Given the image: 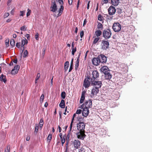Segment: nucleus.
Listing matches in <instances>:
<instances>
[{"mask_svg": "<svg viewBox=\"0 0 152 152\" xmlns=\"http://www.w3.org/2000/svg\"><path fill=\"white\" fill-rule=\"evenodd\" d=\"M88 76L90 78L91 82H93L97 80V78L99 77V74L97 71L95 70L92 71L91 74L90 73L89 75H88Z\"/></svg>", "mask_w": 152, "mask_h": 152, "instance_id": "f257e3e1", "label": "nucleus"}, {"mask_svg": "<svg viewBox=\"0 0 152 152\" xmlns=\"http://www.w3.org/2000/svg\"><path fill=\"white\" fill-rule=\"evenodd\" d=\"M111 32L110 30L109 29L104 30L103 32V37L105 39H108L110 38L111 37Z\"/></svg>", "mask_w": 152, "mask_h": 152, "instance_id": "f03ea898", "label": "nucleus"}, {"mask_svg": "<svg viewBox=\"0 0 152 152\" xmlns=\"http://www.w3.org/2000/svg\"><path fill=\"white\" fill-rule=\"evenodd\" d=\"M109 42L107 40H102L101 44V48L103 50H106L109 48Z\"/></svg>", "mask_w": 152, "mask_h": 152, "instance_id": "7ed1b4c3", "label": "nucleus"}, {"mask_svg": "<svg viewBox=\"0 0 152 152\" xmlns=\"http://www.w3.org/2000/svg\"><path fill=\"white\" fill-rule=\"evenodd\" d=\"M77 138L81 140H83L86 135L85 134V131H78L76 133Z\"/></svg>", "mask_w": 152, "mask_h": 152, "instance_id": "20e7f679", "label": "nucleus"}, {"mask_svg": "<svg viewBox=\"0 0 152 152\" xmlns=\"http://www.w3.org/2000/svg\"><path fill=\"white\" fill-rule=\"evenodd\" d=\"M85 125L83 122H79L77 124V128L78 131H84Z\"/></svg>", "mask_w": 152, "mask_h": 152, "instance_id": "39448f33", "label": "nucleus"}, {"mask_svg": "<svg viewBox=\"0 0 152 152\" xmlns=\"http://www.w3.org/2000/svg\"><path fill=\"white\" fill-rule=\"evenodd\" d=\"M112 28L115 32H119L121 28V25L118 23H114L113 25Z\"/></svg>", "mask_w": 152, "mask_h": 152, "instance_id": "423d86ee", "label": "nucleus"}, {"mask_svg": "<svg viewBox=\"0 0 152 152\" xmlns=\"http://www.w3.org/2000/svg\"><path fill=\"white\" fill-rule=\"evenodd\" d=\"M91 83V79L87 76L84 81L83 86L86 88H88L89 86Z\"/></svg>", "mask_w": 152, "mask_h": 152, "instance_id": "0eeeda50", "label": "nucleus"}, {"mask_svg": "<svg viewBox=\"0 0 152 152\" xmlns=\"http://www.w3.org/2000/svg\"><path fill=\"white\" fill-rule=\"evenodd\" d=\"M91 82L92 85L95 86H96L95 87H96L98 89L101 88L102 85V83L101 81H96V80L93 81V82L91 81Z\"/></svg>", "mask_w": 152, "mask_h": 152, "instance_id": "6e6552de", "label": "nucleus"}, {"mask_svg": "<svg viewBox=\"0 0 152 152\" xmlns=\"http://www.w3.org/2000/svg\"><path fill=\"white\" fill-rule=\"evenodd\" d=\"M100 63H105L107 61V58L105 56L101 54L98 56Z\"/></svg>", "mask_w": 152, "mask_h": 152, "instance_id": "1a4fd4ad", "label": "nucleus"}, {"mask_svg": "<svg viewBox=\"0 0 152 152\" xmlns=\"http://www.w3.org/2000/svg\"><path fill=\"white\" fill-rule=\"evenodd\" d=\"M52 5L50 7L51 11L53 12H55L57 9V6L55 1L54 0H52Z\"/></svg>", "mask_w": 152, "mask_h": 152, "instance_id": "9d476101", "label": "nucleus"}, {"mask_svg": "<svg viewBox=\"0 0 152 152\" xmlns=\"http://www.w3.org/2000/svg\"><path fill=\"white\" fill-rule=\"evenodd\" d=\"M89 113V111L88 107H85L83 109L82 112V115L85 117H87Z\"/></svg>", "mask_w": 152, "mask_h": 152, "instance_id": "9b49d317", "label": "nucleus"}, {"mask_svg": "<svg viewBox=\"0 0 152 152\" xmlns=\"http://www.w3.org/2000/svg\"><path fill=\"white\" fill-rule=\"evenodd\" d=\"M116 12V10L115 7L113 6H110L108 9L109 14L110 15L114 14Z\"/></svg>", "mask_w": 152, "mask_h": 152, "instance_id": "f8f14e48", "label": "nucleus"}, {"mask_svg": "<svg viewBox=\"0 0 152 152\" xmlns=\"http://www.w3.org/2000/svg\"><path fill=\"white\" fill-rule=\"evenodd\" d=\"M74 148L78 149L80 148V142L78 140H75L73 142Z\"/></svg>", "mask_w": 152, "mask_h": 152, "instance_id": "ddd939ff", "label": "nucleus"}, {"mask_svg": "<svg viewBox=\"0 0 152 152\" xmlns=\"http://www.w3.org/2000/svg\"><path fill=\"white\" fill-rule=\"evenodd\" d=\"M99 91V89L96 87H94L92 90L91 94V96H94V95H96L97 94Z\"/></svg>", "mask_w": 152, "mask_h": 152, "instance_id": "4468645a", "label": "nucleus"}, {"mask_svg": "<svg viewBox=\"0 0 152 152\" xmlns=\"http://www.w3.org/2000/svg\"><path fill=\"white\" fill-rule=\"evenodd\" d=\"M20 69V66L18 65H17L15 66L12 70L11 73L12 75H15L16 74Z\"/></svg>", "mask_w": 152, "mask_h": 152, "instance_id": "2eb2a0df", "label": "nucleus"}, {"mask_svg": "<svg viewBox=\"0 0 152 152\" xmlns=\"http://www.w3.org/2000/svg\"><path fill=\"white\" fill-rule=\"evenodd\" d=\"M92 61V64L95 66L99 65V63H100L99 59L98 57L97 58H93Z\"/></svg>", "mask_w": 152, "mask_h": 152, "instance_id": "dca6fc26", "label": "nucleus"}, {"mask_svg": "<svg viewBox=\"0 0 152 152\" xmlns=\"http://www.w3.org/2000/svg\"><path fill=\"white\" fill-rule=\"evenodd\" d=\"M101 71L104 74L108 73L109 72V68L106 66H103L100 69Z\"/></svg>", "mask_w": 152, "mask_h": 152, "instance_id": "f3484780", "label": "nucleus"}, {"mask_svg": "<svg viewBox=\"0 0 152 152\" xmlns=\"http://www.w3.org/2000/svg\"><path fill=\"white\" fill-rule=\"evenodd\" d=\"M85 107L86 105H88L89 108H91L92 107V101L91 99H89L88 101H86L84 103Z\"/></svg>", "mask_w": 152, "mask_h": 152, "instance_id": "a211bd4d", "label": "nucleus"}, {"mask_svg": "<svg viewBox=\"0 0 152 152\" xmlns=\"http://www.w3.org/2000/svg\"><path fill=\"white\" fill-rule=\"evenodd\" d=\"M0 81L3 82L4 83H6L7 82L6 76L3 74H2L0 76Z\"/></svg>", "mask_w": 152, "mask_h": 152, "instance_id": "6ab92c4d", "label": "nucleus"}, {"mask_svg": "<svg viewBox=\"0 0 152 152\" xmlns=\"http://www.w3.org/2000/svg\"><path fill=\"white\" fill-rule=\"evenodd\" d=\"M119 0H111V4L114 6H117L119 2Z\"/></svg>", "mask_w": 152, "mask_h": 152, "instance_id": "aec40b11", "label": "nucleus"}, {"mask_svg": "<svg viewBox=\"0 0 152 152\" xmlns=\"http://www.w3.org/2000/svg\"><path fill=\"white\" fill-rule=\"evenodd\" d=\"M65 101L64 100H61L60 103L59 104V106L62 108H64L65 107Z\"/></svg>", "mask_w": 152, "mask_h": 152, "instance_id": "412c9836", "label": "nucleus"}, {"mask_svg": "<svg viewBox=\"0 0 152 152\" xmlns=\"http://www.w3.org/2000/svg\"><path fill=\"white\" fill-rule=\"evenodd\" d=\"M69 65V63L68 61H67L65 63L64 67L65 72H66V71H67V70L68 69Z\"/></svg>", "mask_w": 152, "mask_h": 152, "instance_id": "4be33fe9", "label": "nucleus"}, {"mask_svg": "<svg viewBox=\"0 0 152 152\" xmlns=\"http://www.w3.org/2000/svg\"><path fill=\"white\" fill-rule=\"evenodd\" d=\"M104 74L105 75V77L106 79L110 80L111 78V75L109 72L108 73Z\"/></svg>", "mask_w": 152, "mask_h": 152, "instance_id": "5701e85b", "label": "nucleus"}, {"mask_svg": "<svg viewBox=\"0 0 152 152\" xmlns=\"http://www.w3.org/2000/svg\"><path fill=\"white\" fill-rule=\"evenodd\" d=\"M102 31L100 30H97L95 32V34L97 37L100 36L102 34Z\"/></svg>", "mask_w": 152, "mask_h": 152, "instance_id": "b1692460", "label": "nucleus"}, {"mask_svg": "<svg viewBox=\"0 0 152 152\" xmlns=\"http://www.w3.org/2000/svg\"><path fill=\"white\" fill-rule=\"evenodd\" d=\"M97 26L98 29L102 30L103 28V25L100 23L98 22Z\"/></svg>", "mask_w": 152, "mask_h": 152, "instance_id": "393cba45", "label": "nucleus"}, {"mask_svg": "<svg viewBox=\"0 0 152 152\" xmlns=\"http://www.w3.org/2000/svg\"><path fill=\"white\" fill-rule=\"evenodd\" d=\"M28 43L27 40L24 38V39L22 40L21 43L22 44H24V45L27 44Z\"/></svg>", "mask_w": 152, "mask_h": 152, "instance_id": "a878e982", "label": "nucleus"}, {"mask_svg": "<svg viewBox=\"0 0 152 152\" xmlns=\"http://www.w3.org/2000/svg\"><path fill=\"white\" fill-rule=\"evenodd\" d=\"M10 44L11 46H12V47L14 46L15 45V41L14 39H12L10 40Z\"/></svg>", "mask_w": 152, "mask_h": 152, "instance_id": "bb28decb", "label": "nucleus"}, {"mask_svg": "<svg viewBox=\"0 0 152 152\" xmlns=\"http://www.w3.org/2000/svg\"><path fill=\"white\" fill-rule=\"evenodd\" d=\"M43 120L42 118L40 119L39 125L40 127L42 128L43 125Z\"/></svg>", "mask_w": 152, "mask_h": 152, "instance_id": "cd10ccee", "label": "nucleus"}, {"mask_svg": "<svg viewBox=\"0 0 152 152\" xmlns=\"http://www.w3.org/2000/svg\"><path fill=\"white\" fill-rule=\"evenodd\" d=\"M79 60H77L76 61L75 67V69H77L79 65Z\"/></svg>", "mask_w": 152, "mask_h": 152, "instance_id": "c85d7f7f", "label": "nucleus"}, {"mask_svg": "<svg viewBox=\"0 0 152 152\" xmlns=\"http://www.w3.org/2000/svg\"><path fill=\"white\" fill-rule=\"evenodd\" d=\"M61 97L63 99H64L66 97V93L64 91L62 92L61 94Z\"/></svg>", "mask_w": 152, "mask_h": 152, "instance_id": "c756f323", "label": "nucleus"}, {"mask_svg": "<svg viewBox=\"0 0 152 152\" xmlns=\"http://www.w3.org/2000/svg\"><path fill=\"white\" fill-rule=\"evenodd\" d=\"M85 98V96H81V98L80 100V104L82 103Z\"/></svg>", "mask_w": 152, "mask_h": 152, "instance_id": "7c9ffc66", "label": "nucleus"}, {"mask_svg": "<svg viewBox=\"0 0 152 152\" xmlns=\"http://www.w3.org/2000/svg\"><path fill=\"white\" fill-rule=\"evenodd\" d=\"M65 138L66 136H64L63 138L62 139H61V145L63 146V145L65 142Z\"/></svg>", "mask_w": 152, "mask_h": 152, "instance_id": "2f4dec72", "label": "nucleus"}, {"mask_svg": "<svg viewBox=\"0 0 152 152\" xmlns=\"http://www.w3.org/2000/svg\"><path fill=\"white\" fill-rule=\"evenodd\" d=\"M74 119V118H73H73H72V121L71 122V124H70V126L69 127L70 129H69V133L70 132H71V129H72V123H73V121Z\"/></svg>", "mask_w": 152, "mask_h": 152, "instance_id": "473e14b6", "label": "nucleus"}, {"mask_svg": "<svg viewBox=\"0 0 152 152\" xmlns=\"http://www.w3.org/2000/svg\"><path fill=\"white\" fill-rule=\"evenodd\" d=\"M99 39V38L98 37H96L93 42V43L94 44H95L98 41Z\"/></svg>", "mask_w": 152, "mask_h": 152, "instance_id": "72a5a7b5", "label": "nucleus"}, {"mask_svg": "<svg viewBox=\"0 0 152 152\" xmlns=\"http://www.w3.org/2000/svg\"><path fill=\"white\" fill-rule=\"evenodd\" d=\"M28 54V52L27 50H25L24 53L23 57L26 58Z\"/></svg>", "mask_w": 152, "mask_h": 152, "instance_id": "f704fd0d", "label": "nucleus"}, {"mask_svg": "<svg viewBox=\"0 0 152 152\" xmlns=\"http://www.w3.org/2000/svg\"><path fill=\"white\" fill-rule=\"evenodd\" d=\"M100 132V134L102 135H105L106 132V131L104 129H102L101 130V131Z\"/></svg>", "mask_w": 152, "mask_h": 152, "instance_id": "c9c22d12", "label": "nucleus"}, {"mask_svg": "<svg viewBox=\"0 0 152 152\" xmlns=\"http://www.w3.org/2000/svg\"><path fill=\"white\" fill-rule=\"evenodd\" d=\"M20 30L22 31H26L27 30V27L25 26H23L20 28Z\"/></svg>", "mask_w": 152, "mask_h": 152, "instance_id": "e433bc0d", "label": "nucleus"}, {"mask_svg": "<svg viewBox=\"0 0 152 152\" xmlns=\"http://www.w3.org/2000/svg\"><path fill=\"white\" fill-rule=\"evenodd\" d=\"M9 39H6L5 41V45L7 47H8L9 46Z\"/></svg>", "mask_w": 152, "mask_h": 152, "instance_id": "4c0bfd02", "label": "nucleus"}, {"mask_svg": "<svg viewBox=\"0 0 152 152\" xmlns=\"http://www.w3.org/2000/svg\"><path fill=\"white\" fill-rule=\"evenodd\" d=\"M98 20L100 21H102L103 17L102 16L100 15H99L98 17Z\"/></svg>", "mask_w": 152, "mask_h": 152, "instance_id": "58836bf2", "label": "nucleus"}, {"mask_svg": "<svg viewBox=\"0 0 152 152\" xmlns=\"http://www.w3.org/2000/svg\"><path fill=\"white\" fill-rule=\"evenodd\" d=\"M40 77V75L39 73H38L37 74V77L35 79V83H37V80L39 79Z\"/></svg>", "mask_w": 152, "mask_h": 152, "instance_id": "ea45409f", "label": "nucleus"}, {"mask_svg": "<svg viewBox=\"0 0 152 152\" xmlns=\"http://www.w3.org/2000/svg\"><path fill=\"white\" fill-rule=\"evenodd\" d=\"M52 138V134H49L47 137L48 140H49V142L50 141Z\"/></svg>", "mask_w": 152, "mask_h": 152, "instance_id": "a19ab883", "label": "nucleus"}, {"mask_svg": "<svg viewBox=\"0 0 152 152\" xmlns=\"http://www.w3.org/2000/svg\"><path fill=\"white\" fill-rule=\"evenodd\" d=\"M64 10V7L63 5H61L60 7V8L59 9V11L60 13H62Z\"/></svg>", "mask_w": 152, "mask_h": 152, "instance_id": "79ce46f5", "label": "nucleus"}, {"mask_svg": "<svg viewBox=\"0 0 152 152\" xmlns=\"http://www.w3.org/2000/svg\"><path fill=\"white\" fill-rule=\"evenodd\" d=\"M20 16H23L25 12V11H20Z\"/></svg>", "mask_w": 152, "mask_h": 152, "instance_id": "37998d69", "label": "nucleus"}, {"mask_svg": "<svg viewBox=\"0 0 152 152\" xmlns=\"http://www.w3.org/2000/svg\"><path fill=\"white\" fill-rule=\"evenodd\" d=\"M68 143H69V140H67V138L66 142V150H68Z\"/></svg>", "mask_w": 152, "mask_h": 152, "instance_id": "c03bdc74", "label": "nucleus"}, {"mask_svg": "<svg viewBox=\"0 0 152 152\" xmlns=\"http://www.w3.org/2000/svg\"><path fill=\"white\" fill-rule=\"evenodd\" d=\"M46 50V49L45 48H43L42 50V56L43 57H44L45 53V52Z\"/></svg>", "mask_w": 152, "mask_h": 152, "instance_id": "a18cd8bd", "label": "nucleus"}, {"mask_svg": "<svg viewBox=\"0 0 152 152\" xmlns=\"http://www.w3.org/2000/svg\"><path fill=\"white\" fill-rule=\"evenodd\" d=\"M9 15V13L8 12L5 13L4 15V18H6L8 17Z\"/></svg>", "mask_w": 152, "mask_h": 152, "instance_id": "49530a36", "label": "nucleus"}, {"mask_svg": "<svg viewBox=\"0 0 152 152\" xmlns=\"http://www.w3.org/2000/svg\"><path fill=\"white\" fill-rule=\"evenodd\" d=\"M78 152H85V150L84 148H81L79 150Z\"/></svg>", "mask_w": 152, "mask_h": 152, "instance_id": "de8ad7c7", "label": "nucleus"}, {"mask_svg": "<svg viewBox=\"0 0 152 152\" xmlns=\"http://www.w3.org/2000/svg\"><path fill=\"white\" fill-rule=\"evenodd\" d=\"M44 96L42 94V95L40 98V101L42 102L44 99Z\"/></svg>", "mask_w": 152, "mask_h": 152, "instance_id": "09e8293b", "label": "nucleus"}, {"mask_svg": "<svg viewBox=\"0 0 152 152\" xmlns=\"http://www.w3.org/2000/svg\"><path fill=\"white\" fill-rule=\"evenodd\" d=\"M39 34L38 33H37L35 35V37L36 40H38L39 39Z\"/></svg>", "mask_w": 152, "mask_h": 152, "instance_id": "8fccbe9b", "label": "nucleus"}, {"mask_svg": "<svg viewBox=\"0 0 152 152\" xmlns=\"http://www.w3.org/2000/svg\"><path fill=\"white\" fill-rule=\"evenodd\" d=\"M28 12L26 14V15L27 17H28L30 15V13L31 12V10L29 9H28Z\"/></svg>", "mask_w": 152, "mask_h": 152, "instance_id": "3c124183", "label": "nucleus"}, {"mask_svg": "<svg viewBox=\"0 0 152 152\" xmlns=\"http://www.w3.org/2000/svg\"><path fill=\"white\" fill-rule=\"evenodd\" d=\"M82 112V110L80 109L77 110L76 112V113L77 114H79L81 113Z\"/></svg>", "mask_w": 152, "mask_h": 152, "instance_id": "603ef678", "label": "nucleus"}, {"mask_svg": "<svg viewBox=\"0 0 152 152\" xmlns=\"http://www.w3.org/2000/svg\"><path fill=\"white\" fill-rule=\"evenodd\" d=\"M20 42H17L16 45V46L18 48H20Z\"/></svg>", "mask_w": 152, "mask_h": 152, "instance_id": "864d4df0", "label": "nucleus"}, {"mask_svg": "<svg viewBox=\"0 0 152 152\" xmlns=\"http://www.w3.org/2000/svg\"><path fill=\"white\" fill-rule=\"evenodd\" d=\"M39 129V126H36V127H35V132H37L38 130Z\"/></svg>", "mask_w": 152, "mask_h": 152, "instance_id": "5fc2aeb1", "label": "nucleus"}, {"mask_svg": "<svg viewBox=\"0 0 152 152\" xmlns=\"http://www.w3.org/2000/svg\"><path fill=\"white\" fill-rule=\"evenodd\" d=\"M10 147L8 146L7 147L6 150H5V152H10Z\"/></svg>", "mask_w": 152, "mask_h": 152, "instance_id": "6e6d98bb", "label": "nucleus"}, {"mask_svg": "<svg viewBox=\"0 0 152 152\" xmlns=\"http://www.w3.org/2000/svg\"><path fill=\"white\" fill-rule=\"evenodd\" d=\"M84 31H82L80 32V36L81 38H82L83 37L84 35Z\"/></svg>", "mask_w": 152, "mask_h": 152, "instance_id": "4d7b16f0", "label": "nucleus"}, {"mask_svg": "<svg viewBox=\"0 0 152 152\" xmlns=\"http://www.w3.org/2000/svg\"><path fill=\"white\" fill-rule=\"evenodd\" d=\"M58 2L61 5L63 4L64 3L63 0H58Z\"/></svg>", "mask_w": 152, "mask_h": 152, "instance_id": "13d9d810", "label": "nucleus"}, {"mask_svg": "<svg viewBox=\"0 0 152 152\" xmlns=\"http://www.w3.org/2000/svg\"><path fill=\"white\" fill-rule=\"evenodd\" d=\"M134 4H135V3L136 4L134 6L135 7H137V4L139 3V1L137 0H136L134 1Z\"/></svg>", "mask_w": 152, "mask_h": 152, "instance_id": "bf43d9fd", "label": "nucleus"}, {"mask_svg": "<svg viewBox=\"0 0 152 152\" xmlns=\"http://www.w3.org/2000/svg\"><path fill=\"white\" fill-rule=\"evenodd\" d=\"M72 51L73 52L74 51V52H75L76 51V47H75V48H72Z\"/></svg>", "mask_w": 152, "mask_h": 152, "instance_id": "052dcab7", "label": "nucleus"}, {"mask_svg": "<svg viewBox=\"0 0 152 152\" xmlns=\"http://www.w3.org/2000/svg\"><path fill=\"white\" fill-rule=\"evenodd\" d=\"M72 69H73L72 66V65H70L69 70V72H70L72 71Z\"/></svg>", "mask_w": 152, "mask_h": 152, "instance_id": "680f3d73", "label": "nucleus"}, {"mask_svg": "<svg viewBox=\"0 0 152 152\" xmlns=\"http://www.w3.org/2000/svg\"><path fill=\"white\" fill-rule=\"evenodd\" d=\"M69 4L70 5L72 4L73 0H68Z\"/></svg>", "mask_w": 152, "mask_h": 152, "instance_id": "e2e57ef3", "label": "nucleus"}, {"mask_svg": "<svg viewBox=\"0 0 152 152\" xmlns=\"http://www.w3.org/2000/svg\"><path fill=\"white\" fill-rule=\"evenodd\" d=\"M79 3H80V0H78L77 1V9H78L79 7Z\"/></svg>", "mask_w": 152, "mask_h": 152, "instance_id": "0e129e2a", "label": "nucleus"}, {"mask_svg": "<svg viewBox=\"0 0 152 152\" xmlns=\"http://www.w3.org/2000/svg\"><path fill=\"white\" fill-rule=\"evenodd\" d=\"M25 37H26L28 39L30 37V36L29 34H27L25 35Z\"/></svg>", "mask_w": 152, "mask_h": 152, "instance_id": "69168bd1", "label": "nucleus"}, {"mask_svg": "<svg viewBox=\"0 0 152 152\" xmlns=\"http://www.w3.org/2000/svg\"><path fill=\"white\" fill-rule=\"evenodd\" d=\"M86 93V91H83L82 93V96H85V94Z\"/></svg>", "mask_w": 152, "mask_h": 152, "instance_id": "338daca9", "label": "nucleus"}, {"mask_svg": "<svg viewBox=\"0 0 152 152\" xmlns=\"http://www.w3.org/2000/svg\"><path fill=\"white\" fill-rule=\"evenodd\" d=\"M15 9H13L11 11V14H12V15H13V14H14V11H15Z\"/></svg>", "mask_w": 152, "mask_h": 152, "instance_id": "774afa93", "label": "nucleus"}]
</instances>
